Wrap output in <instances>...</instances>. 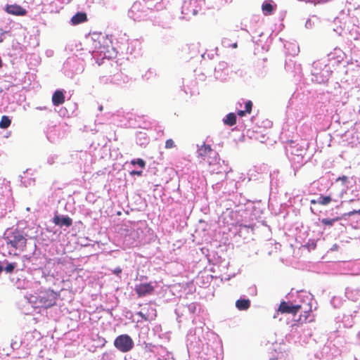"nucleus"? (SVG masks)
<instances>
[{
	"label": "nucleus",
	"mask_w": 360,
	"mask_h": 360,
	"mask_svg": "<svg viewBox=\"0 0 360 360\" xmlns=\"http://www.w3.org/2000/svg\"><path fill=\"white\" fill-rule=\"evenodd\" d=\"M4 270V267L2 266V264L0 263V273H1Z\"/></svg>",
	"instance_id": "c756f323"
},
{
	"label": "nucleus",
	"mask_w": 360,
	"mask_h": 360,
	"mask_svg": "<svg viewBox=\"0 0 360 360\" xmlns=\"http://www.w3.org/2000/svg\"><path fill=\"white\" fill-rule=\"evenodd\" d=\"M245 112H245V111H244V110H239V111L238 112V115L239 116H240V117H243V116H244V115H245Z\"/></svg>",
	"instance_id": "a878e982"
},
{
	"label": "nucleus",
	"mask_w": 360,
	"mask_h": 360,
	"mask_svg": "<svg viewBox=\"0 0 360 360\" xmlns=\"http://www.w3.org/2000/svg\"><path fill=\"white\" fill-rule=\"evenodd\" d=\"M334 221V219H323L321 222L325 225H330L331 226Z\"/></svg>",
	"instance_id": "4be33fe9"
},
{
	"label": "nucleus",
	"mask_w": 360,
	"mask_h": 360,
	"mask_svg": "<svg viewBox=\"0 0 360 360\" xmlns=\"http://www.w3.org/2000/svg\"><path fill=\"white\" fill-rule=\"evenodd\" d=\"M113 272H114L115 274L119 275L120 274H121L122 269L120 267H117L116 269H115Z\"/></svg>",
	"instance_id": "5701e85b"
},
{
	"label": "nucleus",
	"mask_w": 360,
	"mask_h": 360,
	"mask_svg": "<svg viewBox=\"0 0 360 360\" xmlns=\"http://www.w3.org/2000/svg\"><path fill=\"white\" fill-rule=\"evenodd\" d=\"M16 267L15 263H10L6 265V267H4V271L6 273H11L13 271V269Z\"/></svg>",
	"instance_id": "2eb2a0df"
},
{
	"label": "nucleus",
	"mask_w": 360,
	"mask_h": 360,
	"mask_svg": "<svg viewBox=\"0 0 360 360\" xmlns=\"http://www.w3.org/2000/svg\"><path fill=\"white\" fill-rule=\"evenodd\" d=\"M114 346L121 352H128L134 347V341L128 335H120L114 341Z\"/></svg>",
	"instance_id": "f257e3e1"
},
{
	"label": "nucleus",
	"mask_w": 360,
	"mask_h": 360,
	"mask_svg": "<svg viewBox=\"0 0 360 360\" xmlns=\"http://www.w3.org/2000/svg\"><path fill=\"white\" fill-rule=\"evenodd\" d=\"M262 9L264 15H270L272 13L274 6L271 4L270 1H266L262 6Z\"/></svg>",
	"instance_id": "1a4fd4ad"
},
{
	"label": "nucleus",
	"mask_w": 360,
	"mask_h": 360,
	"mask_svg": "<svg viewBox=\"0 0 360 360\" xmlns=\"http://www.w3.org/2000/svg\"><path fill=\"white\" fill-rule=\"evenodd\" d=\"M212 154H214V152L209 145L202 144L198 150V156L204 160Z\"/></svg>",
	"instance_id": "20e7f679"
},
{
	"label": "nucleus",
	"mask_w": 360,
	"mask_h": 360,
	"mask_svg": "<svg viewBox=\"0 0 360 360\" xmlns=\"http://www.w3.org/2000/svg\"><path fill=\"white\" fill-rule=\"evenodd\" d=\"M236 116L234 113H229L228 114L225 119L224 120V122L229 126H233L236 124Z\"/></svg>",
	"instance_id": "9b49d317"
},
{
	"label": "nucleus",
	"mask_w": 360,
	"mask_h": 360,
	"mask_svg": "<svg viewBox=\"0 0 360 360\" xmlns=\"http://www.w3.org/2000/svg\"><path fill=\"white\" fill-rule=\"evenodd\" d=\"M341 181L342 185H345L348 181V177L346 176H342L338 177L336 179V181Z\"/></svg>",
	"instance_id": "aec40b11"
},
{
	"label": "nucleus",
	"mask_w": 360,
	"mask_h": 360,
	"mask_svg": "<svg viewBox=\"0 0 360 360\" xmlns=\"http://www.w3.org/2000/svg\"><path fill=\"white\" fill-rule=\"evenodd\" d=\"M18 282H19V283L20 282V278H18V279H17V281H16V285H17V288H18V289H20V288H21V286H20V284H19V285L18 284Z\"/></svg>",
	"instance_id": "cd10ccee"
},
{
	"label": "nucleus",
	"mask_w": 360,
	"mask_h": 360,
	"mask_svg": "<svg viewBox=\"0 0 360 360\" xmlns=\"http://www.w3.org/2000/svg\"><path fill=\"white\" fill-rule=\"evenodd\" d=\"M301 308L302 306L300 304H290L285 302H282L279 306V311L282 313L295 314Z\"/></svg>",
	"instance_id": "7ed1b4c3"
},
{
	"label": "nucleus",
	"mask_w": 360,
	"mask_h": 360,
	"mask_svg": "<svg viewBox=\"0 0 360 360\" xmlns=\"http://www.w3.org/2000/svg\"><path fill=\"white\" fill-rule=\"evenodd\" d=\"M232 47H233V48H236V47H237V44H236V43H234V44L232 45Z\"/></svg>",
	"instance_id": "2f4dec72"
},
{
	"label": "nucleus",
	"mask_w": 360,
	"mask_h": 360,
	"mask_svg": "<svg viewBox=\"0 0 360 360\" xmlns=\"http://www.w3.org/2000/svg\"><path fill=\"white\" fill-rule=\"evenodd\" d=\"M252 103L250 101H248V102H246L245 103V112L250 113V112L252 110Z\"/></svg>",
	"instance_id": "6ab92c4d"
},
{
	"label": "nucleus",
	"mask_w": 360,
	"mask_h": 360,
	"mask_svg": "<svg viewBox=\"0 0 360 360\" xmlns=\"http://www.w3.org/2000/svg\"><path fill=\"white\" fill-rule=\"evenodd\" d=\"M196 13H197V12H196L195 10H193V15H195V14H196Z\"/></svg>",
	"instance_id": "473e14b6"
},
{
	"label": "nucleus",
	"mask_w": 360,
	"mask_h": 360,
	"mask_svg": "<svg viewBox=\"0 0 360 360\" xmlns=\"http://www.w3.org/2000/svg\"><path fill=\"white\" fill-rule=\"evenodd\" d=\"M10 243L14 248H18V246L21 245L20 240H10Z\"/></svg>",
	"instance_id": "412c9836"
},
{
	"label": "nucleus",
	"mask_w": 360,
	"mask_h": 360,
	"mask_svg": "<svg viewBox=\"0 0 360 360\" xmlns=\"http://www.w3.org/2000/svg\"><path fill=\"white\" fill-rule=\"evenodd\" d=\"M141 171H139V172H137V171H133L131 172V174H136V175H141Z\"/></svg>",
	"instance_id": "bb28decb"
},
{
	"label": "nucleus",
	"mask_w": 360,
	"mask_h": 360,
	"mask_svg": "<svg viewBox=\"0 0 360 360\" xmlns=\"http://www.w3.org/2000/svg\"><path fill=\"white\" fill-rule=\"evenodd\" d=\"M6 11L7 13L15 15H22V8L20 6L17 5H8L6 8Z\"/></svg>",
	"instance_id": "0eeeda50"
},
{
	"label": "nucleus",
	"mask_w": 360,
	"mask_h": 360,
	"mask_svg": "<svg viewBox=\"0 0 360 360\" xmlns=\"http://www.w3.org/2000/svg\"><path fill=\"white\" fill-rule=\"evenodd\" d=\"M207 162L210 165H214L217 162L218 158L217 157V154L214 152V154L210 155L208 158Z\"/></svg>",
	"instance_id": "4468645a"
},
{
	"label": "nucleus",
	"mask_w": 360,
	"mask_h": 360,
	"mask_svg": "<svg viewBox=\"0 0 360 360\" xmlns=\"http://www.w3.org/2000/svg\"><path fill=\"white\" fill-rule=\"evenodd\" d=\"M347 192L345 188H342V191L340 193L339 198H342L344 194Z\"/></svg>",
	"instance_id": "b1692460"
},
{
	"label": "nucleus",
	"mask_w": 360,
	"mask_h": 360,
	"mask_svg": "<svg viewBox=\"0 0 360 360\" xmlns=\"http://www.w3.org/2000/svg\"><path fill=\"white\" fill-rule=\"evenodd\" d=\"M332 250H338V245H334L332 248H331Z\"/></svg>",
	"instance_id": "c85d7f7f"
},
{
	"label": "nucleus",
	"mask_w": 360,
	"mask_h": 360,
	"mask_svg": "<svg viewBox=\"0 0 360 360\" xmlns=\"http://www.w3.org/2000/svg\"><path fill=\"white\" fill-rule=\"evenodd\" d=\"M310 202H311V204H316V203H318L317 200H311L310 201Z\"/></svg>",
	"instance_id": "7c9ffc66"
},
{
	"label": "nucleus",
	"mask_w": 360,
	"mask_h": 360,
	"mask_svg": "<svg viewBox=\"0 0 360 360\" xmlns=\"http://www.w3.org/2000/svg\"><path fill=\"white\" fill-rule=\"evenodd\" d=\"M87 20L86 14L85 13H77L71 19L72 25H77L84 22Z\"/></svg>",
	"instance_id": "6e6552de"
},
{
	"label": "nucleus",
	"mask_w": 360,
	"mask_h": 360,
	"mask_svg": "<svg viewBox=\"0 0 360 360\" xmlns=\"http://www.w3.org/2000/svg\"><path fill=\"white\" fill-rule=\"evenodd\" d=\"M29 302H34V301H33V300H29ZM34 302H36L34 301Z\"/></svg>",
	"instance_id": "72a5a7b5"
},
{
	"label": "nucleus",
	"mask_w": 360,
	"mask_h": 360,
	"mask_svg": "<svg viewBox=\"0 0 360 360\" xmlns=\"http://www.w3.org/2000/svg\"><path fill=\"white\" fill-rule=\"evenodd\" d=\"M187 4H191V1H189L188 3L187 2H185L184 3V5L183 6V13H185V14H188V11H185V6H186Z\"/></svg>",
	"instance_id": "393cba45"
},
{
	"label": "nucleus",
	"mask_w": 360,
	"mask_h": 360,
	"mask_svg": "<svg viewBox=\"0 0 360 360\" xmlns=\"http://www.w3.org/2000/svg\"><path fill=\"white\" fill-rule=\"evenodd\" d=\"M236 306L239 310L248 309L250 307L249 300H239L236 301Z\"/></svg>",
	"instance_id": "9d476101"
},
{
	"label": "nucleus",
	"mask_w": 360,
	"mask_h": 360,
	"mask_svg": "<svg viewBox=\"0 0 360 360\" xmlns=\"http://www.w3.org/2000/svg\"><path fill=\"white\" fill-rule=\"evenodd\" d=\"M65 101V96L62 91H56L52 96V102L54 105H59Z\"/></svg>",
	"instance_id": "423d86ee"
},
{
	"label": "nucleus",
	"mask_w": 360,
	"mask_h": 360,
	"mask_svg": "<svg viewBox=\"0 0 360 360\" xmlns=\"http://www.w3.org/2000/svg\"><path fill=\"white\" fill-rule=\"evenodd\" d=\"M154 288L151 283H146L136 285L134 290L139 297H143L152 294Z\"/></svg>",
	"instance_id": "f03ea898"
},
{
	"label": "nucleus",
	"mask_w": 360,
	"mask_h": 360,
	"mask_svg": "<svg viewBox=\"0 0 360 360\" xmlns=\"http://www.w3.org/2000/svg\"><path fill=\"white\" fill-rule=\"evenodd\" d=\"M332 201V198L330 196H320L317 202L319 204L323 205H327Z\"/></svg>",
	"instance_id": "ddd939ff"
},
{
	"label": "nucleus",
	"mask_w": 360,
	"mask_h": 360,
	"mask_svg": "<svg viewBox=\"0 0 360 360\" xmlns=\"http://www.w3.org/2000/svg\"><path fill=\"white\" fill-rule=\"evenodd\" d=\"M131 162L133 165L137 164L142 168H143L146 165L145 162L142 159L134 160Z\"/></svg>",
	"instance_id": "dca6fc26"
},
{
	"label": "nucleus",
	"mask_w": 360,
	"mask_h": 360,
	"mask_svg": "<svg viewBox=\"0 0 360 360\" xmlns=\"http://www.w3.org/2000/svg\"><path fill=\"white\" fill-rule=\"evenodd\" d=\"M39 303H40L42 306H44V307H49V306H51V305H52V304H53L51 301H50V302H47L46 301H44V300H43V297H41V296H40V301H39Z\"/></svg>",
	"instance_id": "f3484780"
},
{
	"label": "nucleus",
	"mask_w": 360,
	"mask_h": 360,
	"mask_svg": "<svg viewBox=\"0 0 360 360\" xmlns=\"http://www.w3.org/2000/svg\"><path fill=\"white\" fill-rule=\"evenodd\" d=\"M53 223L60 226H65L68 227L72 224V219L67 216H55L53 218Z\"/></svg>",
	"instance_id": "39448f33"
},
{
	"label": "nucleus",
	"mask_w": 360,
	"mask_h": 360,
	"mask_svg": "<svg viewBox=\"0 0 360 360\" xmlns=\"http://www.w3.org/2000/svg\"><path fill=\"white\" fill-rule=\"evenodd\" d=\"M174 147V142L172 139L167 140L165 143V148H172Z\"/></svg>",
	"instance_id": "a211bd4d"
},
{
	"label": "nucleus",
	"mask_w": 360,
	"mask_h": 360,
	"mask_svg": "<svg viewBox=\"0 0 360 360\" xmlns=\"http://www.w3.org/2000/svg\"><path fill=\"white\" fill-rule=\"evenodd\" d=\"M11 124V120L7 116H3L0 121V128L6 129Z\"/></svg>",
	"instance_id": "f8f14e48"
}]
</instances>
